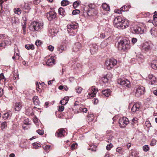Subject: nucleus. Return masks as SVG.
I'll use <instances>...</instances> for the list:
<instances>
[{
	"instance_id": "nucleus-1",
	"label": "nucleus",
	"mask_w": 157,
	"mask_h": 157,
	"mask_svg": "<svg viewBox=\"0 0 157 157\" xmlns=\"http://www.w3.org/2000/svg\"><path fill=\"white\" fill-rule=\"evenodd\" d=\"M130 42L126 39L121 40L118 43L117 47L118 50L126 51L130 49Z\"/></svg>"
},
{
	"instance_id": "nucleus-2",
	"label": "nucleus",
	"mask_w": 157,
	"mask_h": 157,
	"mask_svg": "<svg viewBox=\"0 0 157 157\" xmlns=\"http://www.w3.org/2000/svg\"><path fill=\"white\" fill-rule=\"evenodd\" d=\"M43 23L33 21L31 23L29 26V29L32 31H38L41 29L43 28Z\"/></svg>"
},
{
	"instance_id": "nucleus-3",
	"label": "nucleus",
	"mask_w": 157,
	"mask_h": 157,
	"mask_svg": "<svg viewBox=\"0 0 157 157\" xmlns=\"http://www.w3.org/2000/svg\"><path fill=\"white\" fill-rule=\"evenodd\" d=\"M117 63V61L114 59L112 58L106 60L105 64L107 69L109 70L116 65Z\"/></svg>"
},
{
	"instance_id": "nucleus-4",
	"label": "nucleus",
	"mask_w": 157,
	"mask_h": 157,
	"mask_svg": "<svg viewBox=\"0 0 157 157\" xmlns=\"http://www.w3.org/2000/svg\"><path fill=\"white\" fill-rule=\"evenodd\" d=\"M145 88L143 86H138L135 90V95L137 97L143 94L145 92Z\"/></svg>"
},
{
	"instance_id": "nucleus-5",
	"label": "nucleus",
	"mask_w": 157,
	"mask_h": 157,
	"mask_svg": "<svg viewBox=\"0 0 157 157\" xmlns=\"http://www.w3.org/2000/svg\"><path fill=\"white\" fill-rule=\"evenodd\" d=\"M124 19H123L120 16H117L116 17L113 21V24L114 26L119 29L121 27L123 21Z\"/></svg>"
},
{
	"instance_id": "nucleus-6",
	"label": "nucleus",
	"mask_w": 157,
	"mask_h": 157,
	"mask_svg": "<svg viewBox=\"0 0 157 157\" xmlns=\"http://www.w3.org/2000/svg\"><path fill=\"white\" fill-rule=\"evenodd\" d=\"M118 83L121 85L128 88H129L131 86L129 81L124 78L119 79L118 80Z\"/></svg>"
},
{
	"instance_id": "nucleus-7",
	"label": "nucleus",
	"mask_w": 157,
	"mask_h": 157,
	"mask_svg": "<svg viewBox=\"0 0 157 157\" xmlns=\"http://www.w3.org/2000/svg\"><path fill=\"white\" fill-rule=\"evenodd\" d=\"M98 91V90L97 88L95 86H92L91 88L89 89L88 95L89 97L93 98L95 97Z\"/></svg>"
},
{
	"instance_id": "nucleus-8",
	"label": "nucleus",
	"mask_w": 157,
	"mask_h": 157,
	"mask_svg": "<svg viewBox=\"0 0 157 157\" xmlns=\"http://www.w3.org/2000/svg\"><path fill=\"white\" fill-rule=\"evenodd\" d=\"M128 119L125 117L121 118L119 120V124L121 127L124 128L128 123Z\"/></svg>"
},
{
	"instance_id": "nucleus-9",
	"label": "nucleus",
	"mask_w": 157,
	"mask_h": 157,
	"mask_svg": "<svg viewBox=\"0 0 157 157\" xmlns=\"http://www.w3.org/2000/svg\"><path fill=\"white\" fill-rule=\"evenodd\" d=\"M56 14L53 10L49 11L46 14V16L49 21H51L54 19L56 16Z\"/></svg>"
},
{
	"instance_id": "nucleus-10",
	"label": "nucleus",
	"mask_w": 157,
	"mask_h": 157,
	"mask_svg": "<svg viewBox=\"0 0 157 157\" xmlns=\"http://www.w3.org/2000/svg\"><path fill=\"white\" fill-rule=\"evenodd\" d=\"M66 130V129L63 128H61L58 129L56 133V136H57L58 137L64 136L65 133L66 134H67L65 131Z\"/></svg>"
},
{
	"instance_id": "nucleus-11",
	"label": "nucleus",
	"mask_w": 157,
	"mask_h": 157,
	"mask_svg": "<svg viewBox=\"0 0 157 157\" xmlns=\"http://www.w3.org/2000/svg\"><path fill=\"white\" fill-rule=\"evenodd\" d=\"M152 48L148 42H146L144 43L142 46V49L146 52H150Z\"/></svg>"
},
{
	"instance_id": "nucleus-12",
	"label": "nucleus",
	"mask_w": 157,
	"mask_h": 157,
	"mask_svg": "<svg viewBox=\"0 0 157 157\" xmlns=\"http://www.w3.org/2000/svg\"><path fill=\"white\" fill-rule=\"evenodd\" d=\"M145 31V30L144 29H142V28L139 27L133 28L132 31L133 33L137 34L140 33L141 34H142L144 33Z\"/></svg>"
},
{
	"instance_id": "nucleus-13",
	"label": "nucleus",
	"mask_w": 157,
	"mask_h": 157,
	"mask_svg": "<svg viewBox=\"0 0 157 157\" xmlns=\"http://www.w3.org/2000/svg\"><path fill=\"white\" fill-rule=\"evenodd\" d=\"M147 79L150 82L149 83L151 85L154 84L156 81V78L153 75H149Z\"/></svg>"
},
{
	"instance_id": "nucleus-14",
	"label": "nucleus",
	"mask_w": 157,
	"mask_h": 157,
	"mask_svg": "<svg viewBox=\"0 0 157 157\" xmlns=\"http://www.w3.org/2000/svg\"><path fill=\"white\" fill-rule=\"evenodd\" d=\"M140 105L139 103H136L134 104L131 109V111L132 113H135L139 111L140 109Z\"/></svg>"
},
{
	"instance_id": "nucleus-15",
	"label": "nucleus",
	"mask_w": 157,
	"mask_h": 157,
	"mask_svg": "<svg viewBox=\"0 0 157 157\" xmlns=\"http://www.w3.org/2000/svg\"><path fill=\"white\" fill-rule=\"evenodd\" d=\"M129 25V24L128 22L124 19V20L123 21V22L122 23L121 25V27H119V29H125L126 28L128 27Z\"/></svg>"
},
{
	"instance_id": "nucleus-16",
	"label": "nucleus",
	"mask_w": 157,
	"mask_h": 157,
	"mask_svg": "<svg viewBox=\"0 0 157 157\" xmlns=\"http://www.w3.org/2000/svg\"><path fill=\"white\" fill-rule=\"evenodd\" d=\"M22 107V103L21 102H17L15 105L14 109L16 111H20Z\"/></svg>"
},
{
	"instance_id": "nucleus-17",
	"label": "nucleus",
	"mask_w": 157,
	"mask_h": 157,
	"mask_svg": "<svg viewBox=\"0 0 157 157\" xmlns=\"http://www.w3.org/2000/svg\"><path fill=\"white\" fill-rule=\"evenodd\" d=\"M98 49V47L97 45L94 44L92 46V47L90 50V52L92 54H94L97 51Z\"/></svg>"
},
{
	"instance_id": "nucleus-18",
	"label": "nucleus",
	"mask_w": 157,
	"mask_h": 157,
	"mask_svg": "<svg viewBox=\"0 0 157 157\" xmlns=\"http://www.w3.org/2000/svg\"><path fill=\"white\" fill-rule=\"evenodd\" d=\"M78 24L76 23L74 24L73 23H71L70 24H68L67 25V27L68 29H76L78 27Z\"/></svg>"
},
{
	"instance_id": "nucleus-19",
	"label": "nucleus",
	"mask_w": 157,
	"mask_h": 157,
	"mask_svg": "<svg viewBox=\"0 0 157 157\" xmlns=\"http://www.w3.org/2000/svg\"><path fill=\"white\" fill-rule=\"evenodd\" d=\"M54 59L52 58V56H51V58L49 59L46 62V64L48 66H51L52 65L54 64Z\"/></svg>"
},
{
	"instance_id": "nucleus-20",
	"label": "nucleus",
	"mask_w": 157,
	"mask_h": 157,
	"mask_svg": "<svg viewBox=\"0 0 157 157\" xmlns=\"http://www.w3.org/2000/svg\"><path fill=\"white\" fill-rule=\"evenodd\" d=\"M109 73H107L106 75H105L101 78L102 81L104 83L107 82L110 78L109 77Z\"/></svg>"
},
{
	"instance_id": "nucleus-21",
	"label": "nucleus",
	"mask_w": 157,
	"mask_h": 157,
	"mask_svg": "<svg viewBox=\"0 0 157 157\" xmlns=\"http://www.w3.org/2000/svg\"><path fill=\"white\" fill-rule=\"evenodd\" d=\"M33 100L34 105H39L40 102L37 96H34L33 98Z\"/></svg>"
},
{
	"instance_id": "nucleus-22",
	"label": "nucleus",
	"mask_w": 157,
	"mask_h": 157,
	"mask_svg": "<svg viewBox=\"0 0 157 157\" xmlns=\"http://www.w3.org/2000/svg\"><path fill=\"white\" fill-rule=\"evenodd\" d=\"M102 94L106 97L109 96L110 94L111 90L109 89H106L102 90Z\"/></svg>"
},
{
	"instance_id": "nucleus-23",
	"label": "nucleus",
	"mask_w": 157,
	"mask_h": 157,
	"mask_svg": "<svg viewBox=\"0 0 157 157\" xmlns=\"http://www.w3.org/2000/svg\"><path fill=\"white\" fill-rule=\"evenodd\" d=\"M68 100V97H65L62 100H61L60 103L62 105H65L67 103Z\"/></svg>"
},
{
	"instance_id": "nucleus-24",
	"label": "nucleus",
	"mask_w": 157,
	"mask_h": 157,
	"mask_svg": "<svg viewBox=\"0 0 157 157\" xmlns=\"http://www.w3.org/2000/svg\"><path fill=\"white\" fill-rule=\"evenodd\" d=\"M139 153L135 151H132L129 157H138Z\"/></svg>"
},
{
	"instance_id": "nucleus-25",
	"label": "nucleus",
	"mask_w": 157,
	"mask_h": 157,
	"mask_svg": "<svg viewBox=\"0 0 157 157\" xmlns=\"http://www.w3.org/2000/svg\"><path fill=\"white\" fill-rule=\"evenodd\" d=\"M151 67L154 69L157 70V60H155L152 61L151 64Z\"/></svg>"
},
{
	"instance_id": "nucleus-26",
	"label": "nucleus",
	"mask_w": 157,
	"mask_h": 157,
	"mask_svg": "<svg viewBox=\"0 0 157 157\" xmlns=\"http://www.w3.org/2000/svg\"><path fill=\"white\" fill-rule=\"evenodd\" d=\"M81 48V44L79 43H77L75 44V48L74 51L75 52L78 51Z\"/></svg>"
},
{
	"instance_id": "nucleus-27",
	"label": "nucleus",
	"mask_w": 157,
	"mask_h": 157,
	"mask_svg": "<svg viewBox=\"0 0 157 157\" xmlns=\"http://www.w3.org/2000/svg\"><path fill=\"white\" fill-rule=\"evenodd\" d=\"M10 39V38H6L4 40V42L5 43L6 46H8L10 45L11 43Z\"/></svg>"
},
{
	"instance_id": "nucleus-28",
	"label": "nucleus",
	"mask_w": 157,
	"mask_h": 157,
	"mask_svg": "<svg viewBox=\"0 0 157 157\" xmlns=\"http://www.w3.org/2000/svg\"><path fill=\"white\" fill-rule=\"evenodd\" d=\"M25 48L28 50H33L34 48V45L32 44H26L25 46Z\"/></svg>"
},
{
	"instance_id": "nucleus-29",
	"label": "nucleus",
	"mask_w": 157,
	"mask_h": 157,
	"mask_svg": "<svg viewBox=\"0 0 157 157\" xmlns=\"http://www.w3.org/2000/svg\"><path fill=\"white\" fill-rule=\"evenodd\" d=\"M66 49V47L64 45H60L58 48V51L60 52H62L63 51H64Z\"/></svg>"
},
{
	"instance_id": "nucleus-30",
	"label": "nucleus",
	"mask_w": 157,
	"mask_h": 157,
	"mask_svg": "<svg viewBox=\"0 0 157 157\" xmlns=\"http://www.w3.org/2000/svg\"><path fill=\"white\" fill-rule=\"evenodd\" d=\"M102 8L104 10L107 11H109L110 9L109 6L106 3L103 4Z\"/></svg>"
},
{
	"instance_id": "nucleus-31",
	"label": "nucleus",
	"mask_w": 157,
	"mask_h": 157,
	"mask_svg": "<svg viewBox=\"0 0 157 157\" xmlns=\"http://www.w3.org/2000/svg\"><path fill=\"white\" fill-rule=\"evenodd\" d=\"M105 40V41H106V42L108 44H109L113 42V38L112 37L110 36Z\"/></svg>"
},
{
	"instance_id": "nucleus-32",
	"label": "nucleus",
	"mask_w": 157,
	"mask_h": 157,
	"mask_svg": "<svg viewBox=\"0 0 157 157\" xmlns=\"http://www.w3.org/2000/svg\"><path fill=\"white\" fill-rule=\"evenodd\" d=\"M117 152H118L119 154H122L124 151V150L121 147H118L116 149Z\"/></svg>"
},
{
	"instance_id": "nucleus-33",
	"label": "nucleus",
	"mask_w": 157,
	"mask_h": 157,
	"mask_svg": "<svg viewBox=\"0 0 157 157\" xmlns=\"http://www.w3.org/2000/svg\"><path fill=\"white\" fill-rule=\"evenodd\" d=\"M108 44L104 40L101 43V47L102 48H104L106 47Z\"/></svg>"
},
{
	"instance_id": "nucleus-34",
	"label": "nucleus",
	"mask_w": 157,
	"mask_h": 157,
	"mask_svg": "<svg viewBox=\"0 0 157 157\" xmlns=\"http://www.w3.org/2000/svg\"><path fill=\"white\" fill-rule=\"evenodd\" d=\"M58 12L59 14L62 15H65L64 14V10L63 8L60 7L59 8L58 10Z\"/></svg>"
},
{
	"instance_id": "nucleus-35",
	"label": "nucleus",
	"mask_w": 157,
	"mask_h": 157,
	"mask_svg": "<svg viewBox=\"0 0 157 157\" xmlns=\"http://www.w3.org/2000/svg\"><path fill=\"white\" fill-rule=\"evenodd\" d=\"M156 29L155 28L153 27L150 30L152 36H155L156 33V31H155Z\"/></svg>"
},
{
	"instance_id": "nucleus-36",
	"label": "nucleus",
	"mask_w": 157,
	"mask_h": 157,
	"mask_svg": "<svg viewBox=\"0 0 157 157\" xmlns=\"http://www.w3.org/2000/svg\"><path fill=\"white\" fill-rule=\"evenodd\" d=\"M14 11L15 13L17 14H20L21 13V10L20 9L18 8H15L14 9Z\"/></svg>"
},
{
	"instance_id": "nucleus-37",
	"label": "nucleus",
	"mask_w": 157,
	"mask_h": 157,
	"mask_svg": "<svg viewBox=\"0 0 157 157\" xmlns=\"http://www.w3.org/2000/svg\"><path fill=\"white\" fill-rule=\"evenodd\" d=\"M69 4V2L67 0H63L61 2L62 6H66Z\"/></svg>"
},
{
	"instance_id": "nucleus-38",
	"label": "nucleus",
	"mask_w": 157,
	"mask_h": 157,
	"mask_svg": "<svg viewBox=\"0 0 157 157\" xmlns=\"http://www.w3.org/2000/svg\"><path fill=\"white\" fill-rule=\"evenodd\" d=\"M157 142V140L155 139H152L151 140L150 143V145L151 146H154L156 145Z\"/></svg>"
},
{
	"instance_id": "nucleus-39",
	"label": "nucleus",
	"mask_w": 157,
	"mask_h": 157,
	"mask_svg": "<svg viewBox=\"0 0 157 157\" xmlns=\"http://www.w3.org/2000/svg\"><path fill=\"white\" fill-rule=\"evenodd\" d=\"M6 80V78L4 75L3 73H2L0 74V81H2L4 80V82H5Z\"/></svg>"
},
{
	"instance_id": "nucleus-40",
	"label": "nucleus",
	"mask_w": 157,
	"mask_h": 157,
	"mask_svg": "<svg viewBox=\"0 0 157 157\" xmlns=\"http://www.w3.org/2000/svg\"><path fill=\"white\" fill-rule=\"evenodd\" d=\"M75 90H76V92L78 94L81 93L82 89L80 87L78 86L76 88Z\"/></svg>"
},
{
	"instance_id": "nucleus-41",
	"label": "nucleus",
	"mask_w": 157,
	"mask_h": 157,
	"mask_svg": "<svg viewBox=\"0 0 157 157\" xmlns=\"http://www.w3.org/2000/svg\"><path fill=\"white\" fill-rule=\"evenodd\" d=\"M138 119L136 117L133 118L132 121V124L134 125V124H137Z\"/></svg>"
},
{
	"instance_id": "nucleus-42",
	"label": "nucleus",
	"mask_w": 157,
	"mask_h": 157,
	"mask_svg": "<svg viewBox=\"0 0 157 157\" xmlns=\"http://www.w3.org/2000/svg\"><path fill=\"white\" fill-rule=\"evenodd\" d=\"M143 150L147 152L149 150V147L147 145H145L143 147Z\"/></svg>"
},
{
	"instance_id": "nucleus-43",
	"label": "nucleus",
	"mask_w": 157,
	"mask_h": 157,
	"mask_svg": "<svg viewBox=\"0 0 157 157\" xmlns=\"http://www.w3.org/2000/svg\"><path fill=\"white\" fill-rule=\"evenodd\" d=\"M80 12V11L77 9L75 10L72 11V14L73 15L79 14Z\"/></svg>"
},
{
	"instance_id": "nucleus-44",
	"label": "nucleus",
	"mask_w": 157,
	"mask_h": 157,
	"mask_svg": "<svg viewBox=\"0 0 157 157\" xmlns=\"http://www.w3.org/2000/svg\"><path fill=\"white\" fill-rule=\"evenodd\" d=\"M79 5V2L75 1L74 2L73 4V6L74 8H75L77 7Z\"/></svg>"
},
{
	"instance_id": "nucleus-45",
	"label": "nucleus",
	"mask_w": 157,
	"mask_h": 157,
	"mask_svg": "<svg viewBox=\"0 0 157 157\" xmlns=\"http://www.w3.org/2000/svg\"><path fill=\"white\" fill-rule=\"evenodd\" d=\"M77 146V144L76 143H73L71 146V149L72 150H74Z\"/></svg>"
},
{
	"instance_id": "nucleus-46",
	"label": "nucleus",
	"mask_w": 157,
	"mask_h": 157,
	"mask_svg": "<svg viewBox=\"0 0 157 157\" xmlns=\"http://www.w3.org/2000/svg\"><path fill=\"white\" fill-rule=\"evenodd\" d=\"M9 115L8 113H6L3 115L2 117L4 120H6L8 118Z\"/></svg>"
},
{
	"instance_id": "nucleus-47",
	"label": "nucleus",
	"mask_w": 157,
	"mask_h": 157,
	"mask_svg": "<svg viewBox=\"0 0 157 157\" xmlns=\"http://www.w3.org/2000/svg\"><path fill=\"white\" fill-rule=\"evenodd\" d=\"M51 146L50 145H47L43 147V148L46 151L48 150H50V148Z\"/></svg>"
},
{
	"instance_id": "nucleus-48",
	"label": "nucleus",
	"mask_w": 157,
	"mask_h": 157,
	"mask_svg": "<svg viewBox=\"0 0 157 157\" xmlns=\"http://www.w3.org/2000/svg\"><path fill=\"white\" fill-rule=\"evenodd\" d=\"M49 32L52 36L55 35V34L56 33L53 29H50L49 30Z\"/></svg>"
},
{
	"instance_id": "nucleus-49",
	"label": "nucleus",
	"mask_w": 157,
	"mask_h": 157,
	"mask_svg": "<svg viewBox=\"0 0 157 157\" xmlns=\"http://www.w3.org/2000/svg\"><path fill=\"white\" fill-rule=\"evenodd\" d=\"M113 147V145L112 144L110 143L107 145L106 148L107 150H109Z\"/></svg>"
},
{
	"instance_id": "nucleus-50",
	"label": "nucleus",
	"mask_w": 157,
	"mask_h": 157,
	"mask_svg": "<svg viewBox=\"0 0 157 157\" xmlns=\"http://www.w3.org/2000/svg\"><path fill=\"white\" fill-rule=\"evenodd\" d=\"M22 28L23 29V32L24 33L25 32V28L26 27V24L25 22H24L23 24H22Z\"/></svg>"
},
{
	"instance_id": "nucleus-51",
	"label": "nucleus",
	"mask_w": 157,
	"mask_h": 157,
	"mask_svg": "<svg viewBox=\"0 0 157 157\" xmlns=\"http://www.w3.org/2000/svg\"><path fill=\"white\" fill-rule=\"evenodd\" d=\"M36 132L38 134L42 135L44 134V131L42 130L38 129L36 131Z\"/></svg>"
},
{
	"instance_id": "nucleus-52",
	"label": "nucleus",
	"mask_w": 157,
	"mask_h": 157,
	"mask_svg": "<svg viewBox=\"0 0 157 157\" xmlns=\"http://www.w3.org/2000/svg\"><path fill=\"white\" fill-rule=\"evenodd\" d=\"M154 15L153 16V18L154 21H156V19L157 18V12L155 11L154 12Z\"/></svg>"
},
{
	"instance_id": "nucleus-53",
	"label": "nucleus",
	"mask_w": 157,
	"mask_h": 157,
	"mask_svg": "<svg viewBox=\"0 0 157 157\" xmlns=\"http://www.w3.org/2000/svg\"><path fill=\"white\" fill-rule=\"evenodd\" d=\"M48 49L51 51H52L54 49V47L52 45H49L48 47Z\"/></svg>"
},
{
	"instance_id": "nucleus-54",
	"label": "nucleus",
	"mask_w": 157,
	"mask_h": 157,
	"mask_svg": "<svg viewBox=\"0 0 157 157\" xmlns=\"http://www.w3.org/2000/svg\"><path fill=\"white\" fill-rule=\"evenodd\" d=\"M113 137L112 136H109L108 137V140L107 142L108 143H109L110 141L112 140Z\"/></svg>"
},
{
	"instance_id": "nucleus-55",
	"label": "nucleus",
	"mask_w": 157,
	"mask_h": 157,
	"mask_svg": "<svg viewBox=\"0 0 157 157\" xmlns=\"http://www.w3.org/2000/svg\"><path fill=\"white\" fill-rule=\"evenodd\" d=\"M5 46H6V45L5 43L4 42V41L1 43H0V49L1 47L4 48Z\"/></svg>"
},
{
	"instance_id": "nucleus-56",
	"label": "nucleus",
	"mask_w": 157,
	"mask_h": 157,
	"mask_svg": "<svg viewBox=\"0 0 157 157\" xmlns=\"http://www.w3.org/2000/svg\"><path fill=\"white\" fill-rule=\"evenodd\" d=\"M137 41V39L136 38H133L132 39V42L133 44L136 43Z\"/></svg>"
},
{
	"instance_id": "nucleus-57",
	"label": "nucleus",
	"mask_w": 157,
	"mask_h": 157,
	"mask_svg": "<svg viewBox=\"0 0 157 157\" xmlns=\"http://www.w3.org/2000/svg\"><path fill=\"white\" fill-rule=\"evenodd\" d=\"M64 109V107L62 105L59 106V110L61 112L63 111Z\"/></svg>"
},
{
	"instance_id": "nucleus-58",
	"label": "nucleus",
	"mask_w": 157,
	"mask_h": 157,
	"mask_svg": "<svg viewBox=\"0 0 157 157\" xmlns=\"http://www.w3.org/2000/svg\"><path fill=\"white\" fill-rule=\"evenodd\" d=\"M127 8V6H124L120 8V10L121 12L124 11L125 9Z\"/></svg>"
},
{
	"instance_id": "nucleus-59",
	"label": "nucleus",
	"mask_w": 157,
	"mask_h": 157,
	"mask_svg": "<svg viewBox=\"0 0 157 157\" xmlns=\"http://www.w3.org/2000/svg\"><path fill=\"white\" fill-rule=\"evenodd\" d=\"M33 148L35 149H37L39 147V146L38 145L37 143H33Z\"/></svg>"
},
{
	"instance_id": "nucleus-60",
	"label": "nucleus",
	"mask_w": 157,
	"mask_h": 157,
	"mask_svg": "<svg viewBox=\"0 0 157 157\" xmlns=\"http://www.w3.org/2000/svg\"><path fill=\"white\" fill-rule=\"evenodd\" d=\"M41 44V42L40 40H37L35 42V44L37 46H39Z\"/></svg>"
},
{
	"instance_id": "nucleus-61",
	"label": "nucleus",
	"mask_w": 157,
	"mask_h": 157,
	"mask_svg": "<svg viewBox=\"0 0 157 157\" xmlns=\"http://www.w3.org/2000/svg\"><path fill=\"white\" fill-rule=\"evenodd\" d=\"M105 36V33H101L100 34V37L101 38H104Z\"/></svg>"
},
{
	"instance_id": "nucleus-62",
	"label": "nucleus",
	"mask_w": 157,
	"mask_h": 157,
	"mask_svg": "<svg viewBox=\"0 0 157 157\" xmlns=\"http://www.w3.org/2000/svg\"><path fill=\"white\" fill-rule=\"evenodd\" d=\"M1 125L4 128H5L7 126V123L6 122H4L2 123Z\"/></svg>"
},
{
	"instance_id": "nucleus-63",
	"label": "nucleus",
	"mask_w": 157,
	"mask_h": 157,
	"mask_svg": "<svg viewBox=\"0 0 157 157\" xmlns=\"http://www.w3.org/2000/svg\"><path fill=\"white\" fill-rule=\"evenodd\" d=\"M115 12L118 13H122V12L120 10H115Z\"/></svg>"
},
{
	"instance_id": "nucleus-64",
	"label": "nucleus",
	"mask_w": 157,
	"mask_h": 157,
	"mask_svg": "<svg viewBox=\"0 0 157 157\" xmlns=\"http://www.w3.org/2000/svg\"><path fill=\"white\" fill-rule=\"evenodd\" d=\"M89 7L91 9H94V6L92 4H90L89 5Z\"/></svg>"
}]
</instances>
